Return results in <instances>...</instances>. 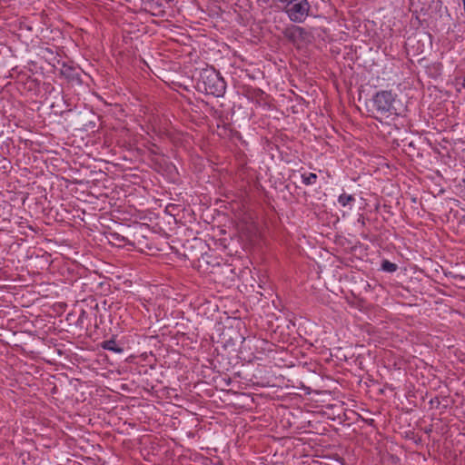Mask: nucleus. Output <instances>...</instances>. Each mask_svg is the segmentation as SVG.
Returning <instances> with one entry per match:
<instances>
[{
  "mask_svg": "<svg viewBox=\"0 0 465 465\" xmlns=\"http://www.w3.org/2000/svg\"><path fill=\"white\" fill-rule=\"evenodd\" d=\"M372 103L376 112L382 116L400 114L401 101L397 99V94L391 91L383 90L376 93L372 98Z\"/></svg>",
  "mask_w": 465,
  "mask_h": 465,
  "instance_id": "obj_1",
  "label": "nucleus"
},
{
  "mask_svg": "<svg viewBox=\"0 0 465 465\" xmlns=\"http://www.w3.org/2000/svg\"><path fill=\"white\" fill-rule=\"evenodd\" d=\"M279 7L292 23L302 24L310 15L311 5L308 0H277Z\"/></svg>",
  "mask_w": 465,
  "mask_h": 465,
  "instance_id": "obj_2",
  "label": "nucleus"
},
{
  "mask_svg": "<svg viewBox=\"0 0 465 465\" xmlns=\"http://www.w3.org/2000/svg\"><path fill=\"white\" fill-rule=\"evenodd\" d=\"M201 81L204 86V91L207 94L214 96H223L226 84L219 72L213 68L204 69L201 72Z\"/></svg>",
  "mask_w": 465,
  "mask_h": 465,
  "instance_id": "obj_3",
  "label": "nucleus"
},
{
  "mask_svg": "<svg viewBox=\"0 0 465 465\" xmlns=\"http://www.w3.org/2000/svg\"><path fill=\"white\" fill-rule=\"evenodd\" d=\"M282 34L291 43L296 45L307 37V32L301 26L295 25H288L285 26Z\"/></svg>",
  "mask_w": 465,
  "mask_h": 465,
  "instance_id": "obj_4",
  "label": "nucleus"
},
{
  "mask_svg": "<svg viewBox=\"0 0 465 465\" xmlns=\"http://www.w3.org/2000/svg\"><path fill=\"white\" fill-rule=\"evenodd\" d=\"M102 347L104 349V350H107V351H114V352H122L123 351V349L120 348L116 341L114 340H108V341H104L102 344Z\"/></svg>",
  "mask_w": 465,
  "mask_h": 465,
  "instance_id": "obj_5",
  "label": "nucleus"
},
{
  "mask_svg": "<svg viewBox=\"0 0 465 465\" xmlns=\"http://www.w3.org/2000/svg\"><path fill=\"white\" fill-rule=\"evenodd\" d=\"M317 175L313 173H302V181L305 185H312L316 183Z\"/></svg>",
  "mask_w": 465,
  "mask_h": 465,
  "instance_id": "obj_6",
  "label": "nucleus"
},
{
  "mask_svg": "<svg viewBox=\"0 0 465 465\" xmlns=\"http://www.w3.org/2000/svg\"><path fill=\"white\" fill-rule=\"evenodd\" d=\"M355 201L354 197L351 194L342 193L338 198V203L341 206H347Z\"/></svg>",
  "mask_w": 465,
  "mask_h": 465,
  "instance_id": "obj_7",
  "label": "nucleus"
},
{
  "mask_svg": "<svg viewBox=\"0 0 465 465\" xmlns=\"http://www.w3.org/2000/svg\"><path fill=\"white\" fill-rule=\"evenodd\" d=\"M398 269V265L388 260H384L381 262V270L386 272H394Z\"/></svg>",
  "mask_w": 465,
  "mask_h": 465,
  "instance_id": "obj_8",
  "label": "nucleus"
},
{
  "mask_svg": "<svg viewBox=\"0 0 465 465\" xmlns=\"http://www.w3.org/2000/svg\"><path fill=\"white\" fill-rule=\"evenodd\" d=\"M448 276H450V277H451V278H453L455 280H461V281L464 280V277L462 275L457 274V273H453L451 272H449Z\"/></svg>",
  "mask_w": 465,
  "mask_h": 465,
  "instance_id": "obj_9",
  "label": "nucleus"
},
{
  "mask_svg": "<svg viewBox=\"0 0 465 465\" xmlns=\"http://www.w3.org/2000/svg\"><path fill=\"white\" fill-rule=\"evenodd\" d=\"M358 223H360L362 226L365 225V220L363 216H360L358 219Z\"/></svg>",
  "mask_w": 465,
  "mask_h": 465,
  "instance_id": "obj_10",
  "label": "nucleus"
},
{
  "mask_svg": "<svg viewBox=\"0 0 465 465\" xmlns=\"http://www.w3.org/2000/svg\"><path fill=\"white\" fill-rule=\"evenodd\" d=\"M462 87L465 88V74H464V76H463V79H462Z\"/></svg>",
  "mask_w": 465,
  "mask_h": 465,
  "instance_id": "obj_11",
  "label": "nucleus"
}]
</instances>
